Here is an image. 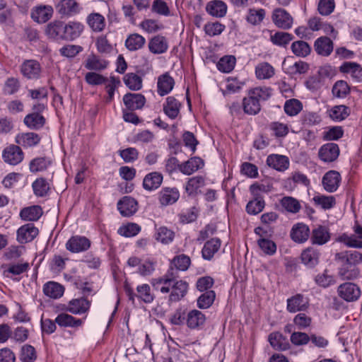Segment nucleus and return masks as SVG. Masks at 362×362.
<instances>
[{
    "mask_svg": "<svg viewBox=\"0 0 362 362\" xmlns=\"http://www.w3.org/2000/svg\"><path fill=\"white\" fill-rule=\"evenodd\" d=\"M56 11L62 17H70L80 12L79 4L75 0H58Z\"/></svg>",
    "mask_w": 362,
    "mask_h": 362,
    "instance_id": "7",
    "label": "nucleus"
},
{
    "mask_svg": "<svg viewBox=\"0 0 362 362\" xmlns=\"http://www.w3.org/2000/svg\"><path fill=\"white\" fill-rule=\"evenodd\" d=\"M124 82L131 90H138L142 87V80L141 77L134 73L125 75Z\"/></svg>",
    "mask_w": 362,
    "mask_h": 362,
    "instance_id": "58",
    "label": "nucleus"
},
{
    "mask_svg": "<svg viewBox=\"0 0 362 362\" xmlns=\"http://www.w3.org/2000/svg\"><path fill=\"white\" fill-rule=\"evenodd\" d=\"M42 214V209L40 206H32L23 209L20 212V216L24 221H37Z\"/></svg>",
    "mask_w": 362,
    "mask_h": 362,
    "instance_id": "44",
    "label": "nucleus"
},
{
    "mask_svg": "<svg viewBox=\"0 0 362 362\" xmlns=\"http://www.w3.org/2000/svg\"><path fill=\"white\" fill-rule=\"evenodd\" d=\"M354 231L356 237H350L347 239L346 244L347 246L356 248H362V223H360L357 221L354 226Z\"/></svg>",
    "mask_w": 362,
    "mask_h": 362,
    "instance_id": "49",
    "label": "nucleus"
},
{
    "mask_svg": "<svg viewBox=\"0 0 362 362\" xmlns=\"http://www.w3.org/2000/svg\"><path fill=\"white\" fill-rule=\"evenodd\" d=\"M205 322L204 315L199 310H191L187 315V324L190 328H197Z\"/></svg>",
    "mask_w": 362,
    "mask_h": 362,
    "instance_id": "48",
    "label": "nucleus"
},
{
    "mask_svg": "<svg viewBox=\"0 0 362 362\" xmlns=\"http://www.w3.org/2000/svg\"><path fill=\"white\" fill-rule=\"evenodd\" d=\"M320 252L318 250L309 247L301 253L302 262L309 268H313L319 263Z\"/></svg>",
    "mask_w": 362,
    "mask_h": 362,
    "instance_id": "27",
    "label": "nucleus"
},
{
    "mask_svg": "<svg viewBox=\"0 0 362 362\" xmlns=\"http://www.w3.org/2000/svg\"><path fill=\"white\" fill-rule=\"evenodd\" d=\"M271 96V88L257 87L249 91L243 100L245 113L257 115L261 110L260 102L267 100Z\"/></svg>",
    "mask_w": 362,
    "mask_h": 362,
    "instance_id": "2",
    "label": "nucleus"
},
{
    "mask_svg": "<svg viewBox=\"0 0 362 362\" xmlns=\"http://www.w3.org/2000/svg\"><path fill=\"white\" fill-rule=\"evenodd\" d=\"M163 181V176L158 172L147 174L143 181V186L147 190H153L158 188Z\"/></svg>",
    "mask_w": 362,
    "mask_h": 362,
    "instance_id": "40",
    "label": "nucleus"
},
{
    "mask_svg": "<svg viewBox=\"0 0 362 362\" xmlns=\"http://www.w3.org/2000/svg\"><path fill=\"white\" fill-rule=\"evenodd\" d=\"M235 64V58L234 57L225 56L218 61L217 68L222 72L229 73L234 69Z\"/></svg>",
    "mask_w": 362,
    "mask_h": 362,
    "instance_id": "62",
    "label": "nucleus"
},
{
    "mask_svg": "<svg viewBox=\"0 0 362 362\" xmlns=\"http://www.w3.org/2000/svg\"><path fill=\"white\" fill-rule=\"evenodd\" d=\"M146 43V39L138 33L130 34L125 40V47L134 52L141 49Z\"/></svg>",
    "mask_w": 362,
    "mask_h": 362,
    "instance_id": "42",
    "label": "nucleus"
},
{
    "mask_svg": "<svg viewBox=\"0 0 362 362\" xmlns=\"http://www.w3.org/2000/svg\"><path fill=\"white\" fill-rule=\"evenodd\" d=\"M40 136L34 132L19 134L16 137V142L24 148L33 147L40 141Z\"/></svg>",
    "mask_w": 362,
    "mask_h": 362,
    "instance_id": "29",
    "label": "nucleus"
},
{
    "mask_svg": "<svg viewBox=\"0 0 362 362\" xmlns=\"http://www.w3.org/2000/svg\"><path fill=\"white\" fill-rule=\"evenodd\" d=\"M216 294L214 291H208L202 294L197 299V305L201 309L209 308L214 303Z\"/></svg>",
    "mask_w": 362,
    "mask_h": 362,
    "instance_id": "57",
    "label": "nucleus"
},
{
    "mask_svg": "<svg viewBox=\"0 0 362 362\" xmlns=\"http://www.w3.org/2000/svg\"><path fill=\"white\" fill-rule=\"evenodd\" d=\"M221 242L219 238H215L206 241L202 250V257L211 260L214 255L219 250Z\"/></svg>",
    "mask_w": 362,
    "mask_h": 362,
    "instance_id": "31",
    "label": "nucleus"
},
{
    "mask_svg": "<svg viewBox=\"0 0 362 362\" xmlns=\"http://www.w3.org/2000/svg\"><path fill=\"white\" fill-rule=\"evenodd\" d=\"M267 164L277 171L283 172L288 168L289 160L285 156L271 154L267 158Z\"/></svg>",
    "mask_w": 362,
    "mask_h": 362,
    "instance_id": "23",
    "label": "nucleus"
},
{
    "mask_svg": "<svg viewBox=\"0 0 362 362\" xmlns=\"http://www.w3.org/2000/svg\"><path fill=\"white\" fill-rule=\"evenodd\" d=\"M43 292L45 296L51 298L57 299L63 296L64 288L59 283L49 281L44 285Z\"/></svg>",
    "mask_w": 362,
    "mask_h": 362,
    "instance_id": "37",
    "label": "nucleus"
},
{
    "mask_svg": "<svg viewBox=\"0 0 362 362\" xmlns=\"http://www.w3.org/2000/svg\"><path fill=\"white\" fill-rule=\"evenodd\" d=\"M338 293L346 301H354L361 296V289L353 283H344L338 287Z\"/></svg>",
    "mask_w": 362,
    "mask_h": 362,
    "instance_id": "9",
    "label": "nucleus"
},
{
    "mask_svg": "<svg viewBox=\"0 0 362 362\" xmlns=\"http://www.w3.org/2000/svg\"><path fill=\"white\" fill-rule=\"evenodd\" d=\"M330 239V234L327 227L318 226L314 228L311 233L310 240L313 244L322 245Z\"/></svg>",
    "mask_w": 362,
    "mask_h": 362,
    "instance_id": "28",
    "label": "nucleus"
},
{
    "mask_svg": "<svg viewBox=\"0 0 362 362\" xmlns=\"http://www.w3.org/2000/svg\"><path fill=\"white\" fill-rule=\"evenodd\" d=\"M148 49L153 54L165 53L168 49L167 40L161 35L155 36L150 40Z\"/></svg>",
    "mask_w": 362,
    "mask_h": 362,
    "instance_id": "35",
    "label": "nucleus"
},
{
    "mask_svg": "<svg viewBox=\"0 0 362 362\" xmlns=\"http://www.w3.org/2000/svg\"><path fill=\"white\" fill-rule=\"evenodd\" d=\"M90 307V302L86 298L81 297L71 300L66 305H63L62 310L74 315H82L86 313L89 310Z\"/></svg>",
    "mask_w": 362,
    "mask_h": 362,
    "instance_id": "4",
    "label": "nucleus"
},
{
    "mask_svg": "<svg viewBox=\"0 0 362 362\" xmlns=\"http://www.w3.org/2000/svg\"><path fill=\"white\" fill-rule=\"evenodd\" d=\"M271 346L276 350L284 351L289 348V343L280 332H272L269 335Z\"/></svg>",
    "mask_w": 362,
    "mask_h": 362,
    "instance_id": "43",
    "label": "nucleus"
},
{
    "mask_svg": "<svg viewBox=\"0 0 362 362\" xmlns=\"http://www.w3.org/2000/svg\"><path fill=\"white\" fill-rule=\"evenodd\" d=\"M84 30L83 23L76 21L64 23V40L74 41L78 38Z\"/></svg>",
    "mask_w": 362,
    "mask_h": 362,
    "instance_id": "14",
    "label": "nucleus"
},
{
    "mask_svg": "<svg viewBox=\"0 0 362 362\" xmlns=\"http://www.w3.org/2000/svg\"><path fill=\"white\" fill-rule=\"evenodd\" d=\"M227 5L221 0H213L207 3L206 11L207 13L216 18H222L227 13Z\"/></svg>",
    "mask_w": 362,
    "mask_h": 362,
    "instance_id": "25",
    "label": "nucleus"
},
{
    "mask_svg": "<svg viewBox=\"0 0 362 362\" xmlns=\"http://www.w3.org/2000/svg\"><path fill=\"white\" fill-rule=\"evenodd\" d=\"M159 202L162 206L171 205L175 203L179 197L180 192L175 187H164L159 194Z\"/></svg>",
    "mask_w": 362,
    "mask_h": 362,
    "instance_id": "20",
    "label": "nucleus"
},
{
    "mask_svg": "<svg viewBox=\"0 0 362 362\" xmlns=\"http://www.w3.org/2000/svg\"><path fill=\"white\" fill-rule=\"evenodd\" d=\"M204 161L199 157H193L180 163L178 170L186 175H190L204 167Z\"/></svg>",
    "mask_w": 362,
    "mask_h": 362,
    "instance_id": "19",
    "label": "nucleus"
},
{
    "mask_svg": "<svg viewBox=\"0 0 362 362\" xmlns=\"http://www.w3.org/2000/svg\"><path fill=\"white\" fill-rule=\"evenodd\" d=\"M88 238L81 235L71 236L66 243V249L73 253H78L88 250L90 247Z\"/></svg>",
    "mask_w": 362,
    "mask_h": 362,
    "instance_id": "5",
    "label": "nucleus"
},
{
    "mask_svg": "<svg viewBox=\"0 0 362 362\" xmlns=\"http://www.w3.org/2000/svg\"><path fill=\"white\" fill-rule=\"evenodd\" d=\"M174 79L165 73L158 78V93L160 95H165L169 93L173 88Z\"/></svg>",
    "mask_w": 362,
    "mask_h": 362,
    "instance_id": "36",
    "label": "nucleus"
},
{
    "mask_svg": "<svg viewBox=\"0 0 362 362\" xmlns=\"http://www.w3.org/2000/svg\"><path fill=\"white\" fill-rule=\"evenodd\" d=\"M272 21L274 23L280 28L289 29L293 25V18L283 8H276L272 13Z\"/></svg>",
    "mask_w": 362,
    "mask_h": 362,
    "instance_id": "13",
    "label": "nucleus"
},
{
    "mask_svg": "<svg viewBox=\"0 0 362 362\" xmlns=\"http://www.w3.org/2000/svg\"><path fill=\"white\" fill-rule=\"evenodd\" d=\"M86 23L89 28L95 33L103 32L106 26L105 17L96 12H92L88 15Z\"/></svg>",
    "mask_w": 362,
    "mask_h": 362,
    "instance_id": "24",
    "label": "nucleus"
},
{
    "mask_svg": "<svg viewBox=\"0 0 362 362\" xmlns=\"http://www.w3.org/2000/svg\"><path fill=\"white\" fill-rule=\"evenodd\" d=\"M107 64L106 60L100 59L95 54H90L86 61L85 67L88 70L100 71L105 69Z\"/></svg>",
    "mask_w": 362,
    "mask_h": 362,
    "instance_id": "46",
    "label": "nucleus"
},
{
    "mask_svg": "<svg viewBox=\"0 0 362 362\" xmlns=\"http://www.w3.org/2000/svg\"><path fill=\"white\" fill-rule=\"evenodd\" d=\"M34 194L37 197H45L50 191V185L44 177L36 179L32 184Z\"/></svg>",
    "mask_w": 362,
    "mask_h": 362,
    "instance_id": "39",
    "label": "nucleus"
},
{
    "mask_svg": "<svg viewBox=\"0 0 362 362\" xmlns=\"http://www.w3.org/2000/svg\"><path fill=\"white\" fill-rule=\"evenodd\" d=\"M254 199L250 201L246 206V211L249 214L256 215L264 208L265 202L261 196H253Z\"/></svg>",
    "mask_w": 362,
    "mask_h": 362,
    "instance_id": "50",
    "label": "nucleus"
},
{
    "mask_svg": "<svg viewBox=\"0 0 362 362\" xmlns=\"http://www.w3.org/2000/svg\"><path fill=\"white\" fill-rule=\"evenodd\" d=\"M24 122L30 129H38L45 124V119L40 114L31 113L25 116Z\"/></svg>",
    "mask_w": 362,
    "mask_h": 362,
    "instance_id": "51",
    "label": "nucleus"
},
{
    "mask_svg": "<svg viewBox=\"0 0 362 362\" xmlns=\"http://www.w3.org/2000/svg\"><path fill=\"white\" fill-rule=\"evenodd\" d=\"M340 182L341 175L335 170H329L322 178L324 188L329 192H335L338 189Z\"/></svg>",
    "mask_w": 362,
    "mask_h": 362,
    "instance_id": "22",
    "label": "nucleus"
},
{
    "mask_svg": "<svg viewBox=\"0 0 362 362\" xmlns=\"http://www.w3.org/2000/svg\"><path fill=\"white\" fill-rule=\"evenodd\" d=\"M255 75L258 79L270 78L274 75V69L269 63L262 62L256 66Z\"/></svg>",
    "mask_w": 362,
    "mask_h": 362,
    "instance_id": "47",
    "label": "nucleus"
},
{
    "mask_svg": "<svg viewBox=\"0 0 362 362\" xmlns=\"http://www.w3.org/2000/svg\"><path fill=\"white\" fill-rule=\"evenodd\" d=\"M266 16V11L264 8H250L247 11L245 15L246 21L253 25H259Z\"/></svg>",
    "mask_w": 362,
    "mask_h": 362,
    "instance_id": "34",
    "label": "nucleus"
},
{
    "mask_svg": "<svg viewBox=\"0 0 362 362\" xmlns=\"http://www.w3.org/2000/svg\"><path fill=\"white\" fill-rule=\"evenodd\" d=\"M21 72L28 79H37L40 76L41 67L35 60H25L21 66Z\"/></svg>",
    "mask_w": 362,
    "mask_h": 362,
    "instance_id": "15",
    "label": "nucleus"
},
{
    "mask_svg": "<svg viewBox=\"0 0 362 362\" xmlns=\"http://www.w3.org/2000/svg\"><path fill=\"white\" fill-rule=\"evenodd\" d=\"M350 89L346 81H338L332 87L334 96L339 98H345L349 93Z\"/></svg>",
    "mask_w": 362,
    "mask_h": 362,
    "instance_id": "64",
    "label": "nucleus"
},
{
    "mask_svg": "<svg viewBox=\"0 0 362 362\" xmlns=\"http://www.w3.org/2000/svg\"><path fill=\"white\" fill-rule=\"evenodd\" d=\"M153 289L163 294H169V302L180 300L187 293L188 284L178 279L174 274L173 269L168 270L163 276L151 280Z\"/></svg>",
    "mask_w": 362,
    "mask_h": 362,
    "instance_id": "1",
    "label": "nucleus"
},
{
    "mask_svg": "<svg viewBox=\"0 0 362 362\" xmlns=\"http://www.w3.org/2000/svg\"><path fill=\"white\" fill-rule=\"evenodd\" d=\"M50 165V161L45 157H38L33 159L29 164L30 170L37 173L45 170Z\"/></svg>",
    "mask_w": 362,
    "mask_h": 362,
    "instance_id": "56",
    "label": "nucleus"
},
{
    "mask_svg": "<svg viewBox=\"0 0 362 362\" xmlns=\"http://www.w3.org/2000/svg\"><path fill=\"white\" fill-rule=\"evenodd\" d=\"M310 236V229L303 223H298L293 226L291 232V238L296 243H304Z\"/></svg>",
    "mask_w": 362,
    "mask_h": 362,
    "instance_id": "30",
    "label": "nucleus"
},
{
    "mask_svg": "<svg viewBox=\"0 0 362 362\" xmlns=\"http://www.w3.org/2000/svg\"><path fill=\"white\" fill-rule=\"evenodd\" d=\"M206 178L202 175H197L188 179L185 189L188 195H197L199 189L205 185Z\"/></svg>",
    "mask_w": 362,
    "mask_h": 362,
    "instance_id": "26",
    "label": "nucleus"
},
{
    "mask_svg": "<svg viewBox=\"0 0 362 362\" xmlns=\"http://www.w3.org/2000/svg\"><path fill=\"white\" fill-rule=\"evenodd\" d=\"M339 155V148L337 144L327 143L319 149L318 156L325 163H331L337 159Z\"/></svg>",
    "mask_w": 362,
    "mask_h": 362,
    "instance_id": "10",
    "label": "nucleus"
},
{
    "mask_svg": "<svg viewBox=\"0 0 362 362\" xmlns=\"http://www.w3.org/2000/svg\"><path fill=\"white\" fill-rule=\"evenodd\" d=\"M39 230L33 223H27L17 230V240L21 244L33 240L38 235Z\"/></svg>",
    "mask_w": 362,
    "mask_h": 362,
    "instance_id": "12",
    "label": "nucleus"
},
{
    "mask_svg": "<svg viewBox=\"0 0 362 362\" xmlns=\"http://www.w3.org/2000/svg\"><path fill=\"white\" fill-rule=\"evenodd\" d=\"M64 22L61 21H54L45 28L46 35L55 40H64Z\"/></svg>",
    "mask_w": 362,
    "mask_h": 362,
    "instance_id": "17",
    "label": "nucleus"
},
{
    "mask_svg": "<svg viewBox=\"0 0 362 362\" xmlns=\"http://www.w3.org/2000/svg\"><path fill=\"white\" fill-rule=\"evenodd\" d=\"M314 49L318 55L328 57L333 52L334 43L329 37L322 36L315 40Z\"/></svg>",
    "mask_w": 362,
    "mask_h": 362,
    "instance_id": "16",
    "label": "nucleus"
},
{
    "mask_svg": "<svg viewBox=\"0 0 362 362\" xmlns=\"http://www.w3.org/2000/svg\"><path fill=\"white\" fill-rule=\"evenodd\" d=\"M291 50L295 55L305 57L310 53L311 48L306 42L299 40L292 43Z\"/></svg>",
    "mask_w": 362,
    "mask_h": 362,
    "instance_id": "54",
    "label": "nucleus"
},
{
    "mask_svg": "<svg viewBox=\"0 0 362 362\" xmlns=\"http://www.w3.org/2000/svg\"><path fill=\"white\" fill-rule=\"evenodd\" d=\"M329 117L334 122L344 120L350 115L349 108L344 105H335L327 111Z\"/></svg>",
    "mask_w": 362,
    "mask_h": 362,
    "instance_id": "32",
    "label": "nucleus"
},
{
    "mask_svg": "<svg viewBox=\"0 0 362 362\" xmlns=\"http://www.w3.org/2000/svg\"><path fill=\"white\" fill-rule=\"evenodd\" d=\"M339 259H341L342 264L339 269L338 274L342 280H353L359 275V270L356 266L351 263V260L359 259L361 260L362 255L359 252L349 254L341 252L337 254Z\"/></svg>",
    "mask_w": 362,
    "mask_h": 362,
    "instance_id": "3",
    "label": "nucleus"
},
{
    "mask_svg": "<svg viewBox=\"0 0 362 362\" xmlns=\"http://www.w3.org/2000/svg\"><path fill=\"white\" fill-rule=\"evenodd\" d=\"M153 237L156 241L168 245L174 240L175 233L166 226H160L156 228Z\"/></svg>",
    "mask_w": 362,
    "mask_h": 362,
    "instance_id": "38",
    "label": "nucleus"
},
{
    "mask_svg": "<svg viewBox=\"0 0 362 362\" xmlns=\"http://www.w3.org/2000/svg\"><path fill=\"white\" fill-rule=\"evenodd\" d=\"M286 309L289 313H294L305 311L309 307V300L303 295L298 293L286 300Z\"/></svg>",
    "mask_w": 362,
    "mask_h": 362,
    "instance_id": "11",
    "label": "nucleus"
},
{
    "mask_svg": "<svg viewBox=\"0 0 362 362\" xmlns=\"http://www.w3.org/2000/svg\"><path fill=\"white\" fill-rule=\"evenodd\" d=\"M117 208L123 216H130L137 211V202L131 197H124L117 203Z\"/></svg>",
    "mask_w": 362,
    "mask_h": 362,
    "instance_id": "21",
    "label": "nucleus"
},
{
    "mask_svg": "<svg viewBox=\"0 0 362 362\" xmlns=\"http://www.w3.org/2000/svg\"><path fill=\"white\" fill-rule=\"evenodd\" d=\"M292 35L284 32H277L271 35L272 42L278 46H286L292 40Z\"/></svg>",
    "mask_w": 362,
    "mask_h": 362,
    "instance_id": "63",
    "label": "nucleus"
},
{
    "mask_svg": "<svg viewBox=\"0 0 362 362\" xmlns=\"http://www.w3.org/2000/svg\"><path fill=\"white\" fill-rule=\"evenodd\" d=\"M54 10L49 5H39L34 6L30 13L31 18L37 23H45L53 16Z\"/></svg>",
    "mask_w": 362,
    "mask_h": 362,
    "instance_id": "8",
    "label": "nucleus"
},
{
    "mask_svg": "<svg viewBox=\"0 0 362 362\" xmlns=\"http://www.w3.org/2000/svg\"><path fill=\"white\" fill-rule=\"evenodd\" d=\"M284 109L288 116H296L302 110L303 104L297 99H289L285 102Z\"/></svg>",
    "mask_w": 362,
    "mask_h": 362,
    "instance_id": "52",
    "label": "nucleus"
},
{
    "mask_svg": "<svg viewBox=\"0 0 362 362\" xmlns=\"http://www.w3.org/2000/svg\"><path fill=\"white\" fill-rule=\"evenodd\" d=\"M37 354L35 348L29 344H25L21 347L20 359L22 362H35Z\"/></svg>",
    "mask_w": 362,
    "mask_h": 362,
    "instance_id": "55",
    "label": "nucleus"
},
{
    "mask_svg": "<svg viewBox=\"0 0 362 362\" xmlns=\"http://www.w3.org/2000/svg\"><path fill=\"white\" fill-rule=\"evenodd\" d=\"M136 298L145 303H151L154 300V294L147 284H143L136 287Z\"/></svg>",
    "mask_w": 362,
    "mask_h": 362,
    "instance_id": "45",
    "label": "nucleus"
},
{
    "mask_svg": "<svg viewBox=\"0 0 362 362\" xmlns=\"http://www.w3.org/2000/svg\"><path fill=\"white\" fill-rule=\"evenodd\" d=\"M55 322L60 327H78L82 325L83 321L66 313H61L55 318Z\"/></svg>",
    "mask_w": 362,
    "mask_h": 362,
    "instance_id": "41",
    "label": "nucleus"
},
{
    "mask_svg": "<svg viewBox=\"0 0 362 362\" xmlns=\"http://www.w3.org/2000/svg\"><path fill=\"white\" fill-rule=\"evenodd\" d=\"M123 102L127 108L129 110L141 109L145 103V97L140 93H127L123 97Z\"/></svg>",
    "mask_w": 362,
    "mask_h": 362,
    "instance_id": "18",
    "label": "nucleus"
},
{
    "mask_svg": "<svg viewBox=\"0 0 362 362\" xmlns=\"http://www.w3.org/2000/svg\"><path fill=\"white\" fill-rule=\"evenodd\" d=\"M280 203L286 211L292 214L298 213L301 208L300 202L296 199L291 197H283Z\"/></svg>",
    "mask_w": 362,
    "mask_h": 362,
    "instance_id": "53",
    "label": "nucleus"
},
{
    "mask_svg": "<svg viewBox=\"0 0 362 362\" xmlns=\"http://www.w3.org/2000/svg\"><path fill=\"white\" fill-rule=\"evenodd\" d=\"M315 283L321 287L327 288L336 283L335 279L332 275L328 274L325 269L322 274H318L315 277Z\"/></svg>",
    "mask_w": 362,
    "mask_h": 362,
    "instance_id": "60",
    "label": "nucleus"
},
{
    "mask_svg": "<svg viewBox=\"0 0 362 362\" xmlns=\"http://www.w3.org/2000/svg\"><path fill=\"white\" fill-rule=\"evenodd\" d=\"M257 244L265 255H273L276 251V243L267 238H259Z\"/></svg>",
    "mask_w": 362,
    "mask_h": 362,
    "instance_id": "59",
    "label": "nucleus"
},
{
    "mask_svg": "<svg viewBox=\"0 0 362 362\" xmlns=\"http://www.w3.org/2000/svg\"><path fill=\"white\" fill-rule=\"evenodd\" d=\"M23 152L20 146L11 144L4 149L2 158L9 165H16L23 160Z\"/></svg>",
    "mask_w": 362,
    "mask_h": 362,
    "instance_id": "6",
    "label": "nucleus"
},
{
    "mask_svg": "<svg viewBox=\"0 0 362 362\" xmlns=\"http://www.w3.org/2000/svg\"><path fill=\"white\" fill-rule=\"evenodd\" d=\"M341 73L349 74L352 77H358L361 74V66L356 62H346L339 67Z\"/></svg>",
    "mask_w": 362,
    "mask_h": 362,
    "instance_id": "61",
    "label": "nucleus"
},
{
    "mask_svg": "<svg viewBox=\"0 0 362 362\" xmlns=\"http://www.w3.org/2000/svg\"><path fill=\"white\" fill-rule=\"evenodd\" d=\"M181 107V103L174 97L169 96L163 105V111L165 114L170 119H175Z\"/></svg>",
    "mask_w": 362,
    "mask_h": 362,
    "instance_id": "33",
    "label": "nucleus"
}]
</instances>
